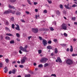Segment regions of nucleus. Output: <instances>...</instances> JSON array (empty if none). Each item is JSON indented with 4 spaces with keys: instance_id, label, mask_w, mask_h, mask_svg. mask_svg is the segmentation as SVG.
<instances>
[{
    "instance_id": "nucleus-5",
    "label": "nucleus",
    "mask_w": 77,
    "mask_h": 77,
    "mask_svg": "<svg viewBox=\"0 0 77 77\" xmlns=\"http://www.w3.org/2000/svg\"><path fill=\"white\" fill-rule=\"evenodd\" d=\"M19 49L21 51H24V52H28V51L27 50V49H26L24 48L22 46H20L19 47Z\"/></svg>"
},
{
    "instance_id": "nucleus-35",
    "label": "nucleus",
    "mask_w": 77,
    "mask_h": 77,
    "mask_svg": "<svg viewBox=\"0 0 77 77\" xmlns=\"http://www.w3.org/2000/svg\"><path fill=\"white\" fill-rule=\"evenodd\" d=\"M47 1L49 4H51V2H52L51 1H50L49 0H47Z\"/></svg>"
},
{
    "instance_id": "nucleus-57",
    "label": "nucleus",
    "mask_w": 77,
    "mask_h": 77,
    "mask_svg": "<svg viewBox=\"0 0 77 77\" xmlns=\"http://www.w3.org/2000/svg\"><path fill=\"white\" fill-rule=\"evenodd\" d=\"M9 74H11L12 73V71H10L9 72H8Z\"/></svg>"
},
{
    "instance_id": "nucleus-1",
    "label": "nucleus",
    "mask_w": 77,
    "mask_h": 77,
    "mask_svg": "<svg viewBox=\"0 0 77 77\" xmlns=\"http://www.w3.org/2000/svg\"><path fill=\"white\" fill-rule=\"evenodd\" d=\"M67 30V25L64 23H63L61 26V28L60 30Z\"/></svg>"
},
{
    "instance_id": "nucleus-21",
    "label": "nucleus",
    "mask_w": 77,
    "mask_h": 77,
    "mask_svg": "<svg viewBox=\"0 0 77 77\" xmlns=\"http://www.w3.org/2000/svg\"><path fill=\"white\" fill-rule=\"evenodd\" d=\"M49 28L51 31H53L54 30V29H53V28L52 27H49Z\"/></svg>"
},
{
    "instance_id": "nucleus-39",
    "label": "nucleus",
    "mask_w": 77,
    "mask_h": 77,
    "mask_svg": "<svg viewBox=\"0 0 77 77\" xmlns=\"http://www.w3.org/2000/svg\"><path fill=\"white\" fill-rule=\"evenodd\" d=\"M5 29L6 30H7L8 31H10V29H9V28L7 27H5Z\"/></svg>"
},
{
    "instance_id": "nucleus-44",
    "label": "nucleus",
    "mask_w": 77,
    "mask_h": 77,
    "mask_svg": "<svg viewBox=\"0 0 77 77\" xmlns=\"http://www.w3.org/2000/svg\"><path fill=\"white\" fill-rule=\"evenodd\" d=\"M8 7L9 8H10V9H12V5H9Z\"/></svg>"
},
{
    "instance_id": "nucleus-4",
    "label": "nucleus",
    "mask_w": 77,
    "mask_h": 77,
    "mask_svg": "<svg viewBox=\"0 0 77 77\" xmlns=\"http://www.w3.org/2000/svg\"><path fill=\"white\" fill-rule=\"evenodd\" d=\"M26 60H27V58L26 56L23 57V59L21 60V63H24L26 62Z\"/></svg>"
},
{
    "instance_id": "nucleus-7",
    "label": "nucleus",
    "mask_w": 77,
    "mask_h": 77,
    "mask_svg": "<svg viewBox=\"0 0 77 77\" xmlns=\"http://www.w3.org/2000/svg\"><path fill=\"white\" fill-rule=\"evenodd\" d=\"M42 44H43L44 46H46V45L47 44V40L45 39H43Z\"/></svg>"
},
{
    "instance_id": "nucleus-10",
    "label": "nucleus",
    "mask_w": 77,
    "mask_h": 77,
    "mask_svg": "<svg viewBox=\"0 0 77 77\" xmlns=\"http://www.w3.org/2000/svg\"><path fill=\"white\" fill-rule=\"evenodd\" d=\"M6 35H7V36H13V37H14V36L11 33H6Z\"/></svg>"
},
{
    "instance_id": "nucleus-8",
    "label": "nucleus",
    "mask_w": 77,
    "mask_h": 77,
    "mask_svg": "<svg viewBox=\"0 0 77 77\" xmlns=\"http://www.w3.org/2000/svg\"><path fill=\"white\" fill-rule=\"evenodd\" d=\"M59 62L60 63H62V60L60 59V58L59 57H57V60H56V62Z\"/></svg>"
},
{
    "instance_id": "nucleus-40",
    "label": "nucleus",
    "mask_w": 77,
    "mask_h": 77,
    "mask_svg": "<svg viewBox=\"0 0 77 77\" xmlns=\"http://www.w3.org/2000/svg\"><path fill=\"white\" fill-rule=\"evenodd\" d=\"M51 76H53L54 77H56V75L55 74H52Z\"/></svg>"
},
{
    "instance_id": "nucleus-3",
    "label": "nucleus",
    "mask_w": 77,
    "mask_h": 77,
    "mask_svg": "<svg viewBox=\"0 0 77 77\" xmlns=\"http://www.w3.org/2000/svg\"><path fill=\"white\" fill-rule=\"evenodd\" d=\"M47 60H48V59H47V58L45 57L42 58L40 60V62L45 63H46Z\"/></svg>"
},
{
    "instance_id": "nucleus-33",
    "label": "nucleus",
    "mask_w": 77,
    "mask_h": 77,
    "mask_svg": "<svg viewBox=\"0 0 77 77\" xmlns=\"http://www.w3.org/2000/svg\"><path fill=\"white\" fill-rule=\"evenodd\" d=\"M5 60V62H6V63H8V62H9V59H8V58L6 59Z\"/></svg>"
},
{
    "instance_id": "nucleus-19",
    "label": "nucleus",
    "mask_w": 77,
    "mask_h": 77,
    "mask_svg": "<svg viewBox=\"0 0 77 77\" xmlns=\"http://www.w3.org/2000/svg\"><path fill=\"white\" fill-rule=\"evenodd\" d=\"M71 48L70 49V52H72L73 51V48H72V45L70 46Z\"/></svg>"
},
{
    "instance_id": "nucleus-46",
    "label": "nucleus",
    "mask_w": 77,
    "mask_h": 77,
    "mask_svg": "<svg viewBox=\"0 0 77 77\" xmlns=\"http://www.w3.org/2000/svg\"><path fill=\"white\" fill-rule=\"evenodd\" d=\"M63 35H64V36H68V35L66 33H64L63 34Z\"/></svg>"
},
{
    "instance_id": "nucleus-6",
    "label": "nucleus",
    "mask_w": 77,
    "mask_h": 77,
    "mask_svg": "<svg viewBox=\"0 0 77 77\" xmlns=\"http://www.w3.org/2000/svg\"><path fill=\"white\" fill-rule=\"evenodd\" d=\"M32 32H34V33H37L38 32V31H39L38 29L37 28H32Z\"/></svg>"
},
{
    "instance_id": "nucleus-11",
    "label": "nucleus",
    "mask_w": 77,
    "mask_h": 77,
    "mask_svg": "<svg viewBox=\"0 0 77 77\" xmlns=\"http://www.w3.org/2000/svg\"><path fill=\"white\" fill-rule=\"evenodd\" d=\"M5 69L4 70V72L5 73H6L8 71V69L7 68V66H5L4 68Z\"/></svg>"
},
{
    "instance_id": "nucleus-38",
    "label": "nucleus",
    "mask_w": 77,
    "mask_h": 77,
    "mask_svg": "<svg viewBox=\"0 0 77 77\" xmlns=\"http://www.w3.org/2000/svg\"><path fill=\"white\" fill-rule=\"evenodd\" d=\"M72 56L73 57L76 56H77V54H72Z\"/></svg>"
},
{
    "instance_id": "nucleus-52",
    "label": "nucleus",
    "mask_w": 77,
    "mask_h": 77,
    "mask_svg": "<svg viewBox=\"0 0 77 77\" xmlns=\"http://www.w3.org/2000/svg\"><path fill=\"white\" fill-rule=\"evenodd\" d=\"M26 14H29V11H26V12H25Z\"/></svg>"
},
{
    "instance_id": "nucleus-63",
    "label": "nucleus",
    "mask_w": 77,
    "mask_h": 77,
    "mask_svg": "<svg viewBox=\"0 0 77 77\" xmlns=\"http://www.w3.org/2000/svg\"><path fill=\"white\" fill-rule=\"evenodd\" d=\"M74 24H75V25H77V22H74Z\"/></svg>"
},
{
    "instance_id": "nucleus-53",
    "label": "nucleus",
    "mask_w": 77,
    "mask_h": 77,
    "mask_svg": "<svg viewBox=\"0 0 77 77\" xmlns=\"http://www.w3.org/2000/svg\"><path fill=\"white\" fill-rule=\"evenodd\" d=\"M32 37V36H28V38L29 40H30V38H31Z\"/></svg>"
},
{
    "instance_id": "nucleus-25",
    "label": "nucleus",
    "mask_w": 77,
    "mask_h": 77,
    "mask_svg": "<svg viewBox=\"0 0 77 77\" xmlns=\"http://www.w3.org/2000/svg\"><path fill=\"white\" fill-rule=\"evenodd\" d=\"M16 14L17 15H20V14H21V13H20L19 12H17L16 13Z\"/></svg>"
},
{
    "instance_id": "nucleus-28",
    "label": "nucleus",
    "mask_w": 77,
    "mask_h": 77,
    "mask_svg": "<svg viewBox=\"0 0 77 77\" xmlns=\"http://www.w3.org/2000/svg\"><path fill=\"white\" fill-rule=\"evenodd\" d=\"M6 25H7V26H8L9 24V22L8 21V20H7L6 21Z\"/></svg>"
},
{
    "instance_id": "nucleus-34",
    "label": "nucleus",
    "mask_w": 77,
    "mask_h": 77,
    "mask_svg": "<svg viewBox=\"0 0 77 77\" xmlns=\"http://www.w3.org/2000/svg\"><path fill=\"white\" fill-rule=\"evenodd\" d=\"M3 66V63H0V68H2Z\"/></svg>"
},
{
    "instance_id": "nucleus-18",
    "label": "nucleus",
    "mask_w": 77,
    "mask_h": 77,
    "mask_svg": "<svg viewBox=\"0 0 77 77\" xmlns=\"http://www.w3.org/2000/svg\"><path fill=\"white\" fill-rule=\"evenodd\" d=\"M9 14V11H6L4 12V14Z\"/></svg>"
},
{
    "instance_id": "nucleus-37",
    "label": "nucleus",
    "mask_w": 77,
    "mask_h": 77,
    "mask_svg": "<svg viewBox=\"0 0 77 77\" xmlns=\"http://www.w3.org/2000/svg\"><path fill=\"white\" fill-rule=\"evenodd\" d=\"M12 29H14L15 28V25L14 24H12Z\"/></svg>"
},
{
    "instance_id": "nucleus-16",
    "label": "nucleus",
    "mask_w": 77,
    "mask_h": 77,
    "mask_svg": "<svg viewBox=\"0 0 77 77\" xmlns=\"http://www.w3.org/2000/svg\"><path fill=\"white\" fill-rule=\"evenodd\" d=\"M47 48H48V49H50L51 50L52 49V46L50 45L48 46H47Z\"/></svg>"
},
{
    "instance_id": "nucleus-14",
    "label": "nucleus",
    "mask_w": 77,
    "mask_h": 77,
    "mask_svg": "<svg viewBox=\"0 0 77 77\" xmlns=\"http://www.w3.org/2000/svg\"><path fill=\"white\" fill-rule=\"evenodd\" d=\"M58 53V51H57V49L56 48L54 50V53L55 54H57Z\"/></svg>"
},
{
    "instance_id": "nucleus-51",
    "label": "nucleus",
    "mask_w": 77,
    "mask_h": 77,
    "mask_svg": "<svg viewBox=\"0 0 77 77\" xmlns=\"http://www.w3.org/2000/svg\"><path fill=\"white\" fill-rule=\"evenodd\" d=\"M37 4H38V2H34V5H37Z\"/></svg>"
},
{
    "instance_id": "nucleus-54",
    "label": "nucleus",
    "mask_w": 77,
    "mask_h": 77,
    "mask_svg": "<svg viewBox=\"0 0 77 77\" xmlns=\"http://www.w3.org/2000/svg\"><path fill=\"white\" fill-rule=\"evenodd\" d=\"M26 76V77H30V76H31L30 75V74H29Z\"/></svg>"
},
{
    "instance_id": "nucleus-62",
    "label": "nucleus",
    "mask_w": 77,
    "mask_h": 77,
    "mask_svg": "<svg viewBox=\"0 0 77 77\" xmlns=\"http://www.w3.org/2000/svg\"><path fill=\"white\" fill-rule=\"evenodd\" d=\"M69 48H67V50H66V51H69Z\"/></svg>"
},
{
    "instance_id": "nucleus-20",
    "label": "nucleus",
    "mask_w": 77,
    "mask_h": 77,
    "mask_svg": "<svg viewBox=\"0 0 77 77\" xmlns=\"http://www.w3.org/2000/svg\"><path fill=\"white\" fill-rule=\"evenodd\" d=\"M10 43L11 44H14V43H15V41H14V40H11L10 42Z\"/></svg>"
},
{
    "instance_id": "nucleus-15",
    "label": "nucleus",
    "mask_w": 77,
    "mask_h": 77,
    "mask_svg": "<svg viewBox=\"0 0 77 77\" xmlns=\"http://www.w3.org/2000/svg\"><path fill=\"white\" fill-rule=\"evenodd\" d=\"M16 69H14L12 71V74H15V72L16 71Z\"/></svg>"
},
{
    "instance_id": "nucleus-31",
    "label": "nucleus",
    "mask_w": 77,
    "mask_h": 77,
    "mask_svg": "<svg viewBox=\"0 0 77 77\" xmlns=\"http://www.w3.org/2000/svg\"><path fill=\"white\" fill-rule=\"evenodd\" d=\"M16 35L17 38H19V37H20V34L19 33H17L16 34Z\"/></svg>"
},
{
    "instance_id": "nucleus-47",
    "label": "nucleus",
    "mask_w": 77,
    "mask_h": 77,
    "mask_svg": "<svg viewBox=\"0 0 77 77\" xmlns=\"http://www.w3.org/2000/svg\"><path fill=\"white\" fill-rule=\"evenodd\" d=\"M22 22V23H25V21L24 20H23V19H21L20 20Z\"/></svg>"
},
{
    "instance_id": "nucleus-26",
    "label": "nucleus",
    "mask_w": 77,
    "mask_h": 77,
    "mask_svg": "<svg viewBox=\"0 0 77 77\" xmlns=\"http://www.w3.org/2000/svg\"><path fill=\"white\" fill-rule=\"evenodd\" d=\"M10 12L12 13L13 14H15V11H12V10H11Z\"/></svg>"
},
{
    "instance_id": "nucleus-2",
    "label": "nucleus",
    "mask_w": 77,
    "mask_h": 77,
    "mask_svg": "<svg viewBox=\"0 0 77 77\" xmlns=\"http://www.w3.org/2000/svg\"><path fill=\"white\" fill-rule=\"evenodd\" d=\"M66 63L67 65H71L73 63V61L72 60H71V59H68L66 61Z\"/></svg>"
},
{
    "instance_id": "nucleus-60",
    "label": "nucleus",
    "mask_w": 77,
    "mask_h": 77,
    "mask_svg": "<svg viewBox=\"0 0 77 77\" xmlns=\"http://www.w3.org/2000/svg\"><path fill=\"white\" fill-rule=\"evenodd\" d=\"M38 9H35V11L36 12H37L38 11Z\"/></svg>"
},
{
    "instance_id": "nucleus-12",
    "label": "nucleus",
    "mask_w": 77,
    "mask_h": 77,
    "mask_svg": "<svg viewBox=\"0 0 77 77\" xmlns=\"http://www.w3.org/2000/svg\"><path fill=\"white\" fill-rule=\"evenodd\" d=\"M56 14L57 15H60V12L58 10L56 11Z\"/></svg>"
},
{
    "instance_id": "nucleus-42",
    "label": "nucleus",
    "mask_w": 77,
    "mask_h": 77,
    "mask_svg": "<svg viewBox=\"0 0 77 77\" xmlns=\"http://www.w3.org/2000/svg\"><path fill=\"white\" fill-rule=\"evenodd\" d=\"M14 17H12V18L11 19V20L12 21H14Z\"/></svg>"
},
{
    "instance_id": "nucleus-58",
    "label": "nucleus",
    "mask_w": 77,
    "mask_h": 77,
    "mask_svg": "<svg viewBox=\"0 0 77 77\" xmlns=\"http://www.w3.org/2000/svg\"><path fill=\"white\" fill-rule=\"evenodd\" d=\"M19 53L20 54H22V51L21 50L19 51Z\"/></svg>"
},
{
    "instance_id": "nucleus-27",
    "label": "nucleus",
    "mask_w": 77,
    "mask_h": 77,
    "mask_svg": "<svg viewBox=\"0 0 77 77\" xmlns=\"http://www.w3.org/2000/svg\"><path fill=\"white\" fill-rule=\"evenodd\" d=\"M38 51V54H41L42 53V50H39Z\"/></svg>"
},
{
    "instance_id": "nucleus-9",
    "label": "nucleus",
    "mask_w": 77,
    "mask_h": 77,
    "mask_svg": "<svg viewBox=\"0 0 77 77\" xmlns=\"http://www.w3.org/2000/svg\"><path fill=\"white\" fill-rule=\"evenodd\" d=\"M69 4H68L66 5H64V6L66 8V9H71V7H69Z\"/></svg>"
},
{
    "instance_id": "nucleus-64",
    "label": "nucleus",
    "mask_w": 77,
    "mask_h": 77,
    "mask_svg": "<svg viewBox=\"0 0 77 77\" xmlns=\"http://www.w3.org/2000/svg\"><path fill=\"white\" fill-rule=\"evenodd\" d=\"M33 65H34V66H36V63H33Z\"/></svg>"
},
{
    "instance_id": "nucleus-41",
    "label": "nucleus",
    "mask_w": 77,
    "mask_h": 77,
    "mask_svg": "<svg viewBox=\"0 0 77 77\" xmlns=\"http://www.w3.org/2000/svg\"><path fill=\"white\" fill-rule=\"evenodd\" d=\"M19 67L20 68H23L24 67V66H23V65H20L19 66Z\"/></svg>"
},
{
    "instance_id": "nucleus-17",
    "label": "nucleus",
    "mask_w": 77,
    "mask_h": 77,
    "mask_svg": "<svg viewBox=\"0 0 77 77\" xmlns=\"http://www.w3.org/2000/svg\"><path fill=\"white\" fill-rule=\"evenodd\" d=\"M5 39L6 40H10V37L8 36H6L5 37Z\"/></svg>"
},
{
    "instance_id": "nucleus-49",
    "label": "nucleus",
    "mask_w": 77,
    "mask_h": 77,
    "mask_svg": "<svg viewBox=\"0 0 77 77\" xmlns=\"http://www.w3.org/2000/svg\"><path fill=\"white\" fill-rule=\"evenodd\" d=\"M52 42L51 41H50V40H49L48 42V44H51Z\"/></svg>"
},
{
    "instance_id": "nucleus-43",
    "label": "nucleus",
    "mask_w": 77,
    "mask_h": 77,
    "mask_svg": "<svg viewBox=\"0 0 77 77\" xmlns=\"http://www.w3.org/2000/svg\"><path fill=\"white\" fill-rule=\"evenodd\" d=\"M60 7L61 9H63V5H61L60 6Z\"/></svg>"
},
{
    "instance_id": "nucleus-59",
    "label": "nucleus",
    "mask_w": 77,
    "mask_h": 77,
    "mask_svg": "<svg viewBox=\"0 0 77 77\" xmlns=\"http://www.w3.org/2000/svg\"><path fill=\"white\" fill-rule=\"evenodd\" d=\"M27 47H28L27 45H26L25 46V48H24L26 49V48H27Z\"/></svg>"
},
{
    "instance_id": "nucleus-32",
    "label": "nucleus",
    "mask_w": 77,
    "mask_h": 77,
    "mask_svg": "<svg viewBox=\"0 0 77 77\" xmlns=\"http://www.w3.org/2000/svg\"><path fill=\"white\" fill-rule=\"evenodd\" d=\"M77 6V5H76L75 4H74L72 5V8H75V7H76Z\"/></svg>"
},
{
    "instance_id": "nucleus-55",
    "label": "nucleus",
    "mask_w": 77,
    "mask_h": 77,
    "mask_svg": "<svg viewBox=\"0 0 77 77\" xmlns=\"http://www.w3.org/2000/svg\"><path fill=\"white\" fill-rule=\"evenodd\" d=\"M39 39L40 40H42V38L41 37L39 36Z\"/></svg>"
},
{
    "instance_id": "nucleus-30",
    "label": "nucleus",
    "mask_w": 77,
    "mask_h": 77,
    "mask_svg": "<svg viewBox=\"0 0 77 77\" xmlns=\"http://www.w3.org/2000/svg\"><path fill=\"white\" fill-rule=\"evenodd\" d=\"M15 29H16V30H20V27H16L15 28Z\"/></svg>"
},
{
    "instance_id": "nucleus-61",
    "label": "nucleus",
    "mask_w": 77,
    "mask_h": 77,
    "mask_svg": "<svg viewBox=\"0 0 77 77\" xmlns=\"http://www.w3.org/2000/svg\"><path fill=\"white\" fill-rule=\"evenodd\" d=\"M30 74H33V72L32 71H31L30 72Z\"/></svg>"
},
{
    "instance_id": "nucleus-13",
    "label": "nucleus",
    "mask_w": 77,
    "mask_h": 77,
    "mask_svg": "<svg viewBox=\"0 0 77 77\" xmlns=\"http://www.w3.org/2000/svg\"><path fill=\"white\" fill-rule=\"evenodd\" d=\"M47 30L46 28H41L39 29V30L40 31H45Z\"/></svg>"
},
{
    "instance_id": "nucleus-36",
    "label": "nucleus",
    "mask_w": 77,
    "mask_h": 77,
    "mask_svg": "<svg viewBox=\"0 0 77 77\" xmlns=\"http://www.w3.org/2000/svg\"><path fill=\"white\" fill-rule=\"evenodd\" d=\"M72 20L75 21V17H72Z\"/></svg>"
},
{
    "instance_id": "nucleus-56",
    "label": "nucleus",
    "mask_w": 77,
    "mask_h": 77,
    "mask_svg": "<svg viewBox=\"0 0 77 77\" xmlns=\"http://www.w3.org/2000/svg\"><path fill=\"white\" fill-rule=\"evenodd\" d=\"M48 64L47 63H45V66H48Z\"/></svg>"
},
{
    "instance_id": "nucleus-22",
    "label": "nucleus",
    "mask_w": 77,
    "mask_h": 77,
    "mask_svg": "<svg viewBox=\"0 0 77 77\" xmlns=\"http://www.w3.org/2000/svg\"><path fill=\"white\" fill-rule=\"evenodd\" d=\"M10 2L11 3H15L16 2V0H10Z\"/></svg>"
},
{
    "instance_id": "nucleus-45",
    "label": "nucleus",
    "mask_w": 77,
    "mask_h": 77,
    "mask_svg": "<svg viewBox=\"0 0 77 77\" xmlns=\"http://www.w3.org/2000/svg\"><path fill=\"white\" fill-rule=\"evenodd\" d=\"M54 41L55 42H57V39H54Z\"/></svg>"
},
{
    "instance_id": "nucleus-29",
    "label": "nucleus",
    "mask_w": 77,
    "mask_h": 77,
    "mask_svg": "<svg viewBox=\"0 0 77 77\" xmlns=\"http://www.w3.org/2000/svg\"><path fill=\"white\" fill-rule=\"evenodd\" d=\"M43 67V65L42 64H39L38 66V67L39 68H42Z\"/></svg>"
},
{
    "instance_id": "nucleus-23",
    "label": "nucleus",
    "mask_w": 77,
    "mask_h": 77,
    "mask_svg": "<svg viewBox=\"0 0 77 77\" xmlns=\"http://www.w3.org/2000/svg\"><path fill=\"white\" fill-rule=\"evenodd\" d=\"M60 45H61L62 47H64V46H66V44H61Z\"/></svg>"
},
{
    "instance_id": "nucleus-50",
    "label": "nucleus",
    "mask_w": 77,
    "mask_h": 77,
    "mask_svg": "<svg viewBox=\"0 0 77 77\" xmlns=\"http://www.w3.org/2000/svg\"><path fill=\"white\" fill-rule=\"evenodd\" d=\"M16 40L17 41H18V42H20V39L18 38H16Z\"/></svg>"
},
{
    "instance_id": "nucleus-48",
    "label": "nucleus",
    "mask_w": 77,
    "mask_h": 77,
    "mask_svg": "<svg viewBox=\"0 0 77 77\" xmlns=\"http://www.w3.org/2000/svg\"><path fill=\"white\" fill-rule=\"evenodd\" d=\"M44 12H45V14H47V10H44Z\"/></svg>"
},
{
    "instance_id": "nucleus-24",
    "label": "nucleus",
    "mask_w": 77,
    "mask_h": 77,
    "mask_svg": "<svg viewBox=\"0 0 77 77\" xmlns=\"http://www.w3.org/2000/svg\"><path fill=\"white\" fill-rule=\"evenodd\" d=\"M27 2L29 5H32V3H31V2H30V0H27Z\"/></svg>"
}]
</instances>
